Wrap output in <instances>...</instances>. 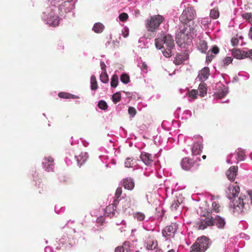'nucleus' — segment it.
Wrapping results in <instances>:
<instances>
[{
	"label": "nucleus",
	"instance_id": "obj_1",
	"mask_svg": "<svg viewBox=\"0 0 252 252\" xmlns=\"http://www.w3.org/2000/svg\"><path fill=\"white\" fill-rule=\"evenodd\" d=\"M157 48L162 50L164 56L166 58L172 56V50L175 47L174 41L173 37L169 34H158L155 40Z\"/></svg>",
	"mask_w": 252,
	"mask_h": 252
},
{
	"label": "nucleus",
	"instance_id": "obj_2",
	"mask_svg": "<svg viewBox=\"0 0 252 252\" xmlns=\"http://www.w3.org/2000/svg\"><path fill=\"white\" fill-rule=\"evenodd\" d=\"M164 21L165 18L161 15L157 14L150 16L145 20V28L150 32H156Z\"/></svg>",
	"mask_w": 252,
	"mask_h": 252
},
{
	"label": "nucleus",
	"instance_id": "obj_3",
	"mask_svg": "<svg viewBox=\"0 0 252 252\" xmlns=\"http://www.w3.org/2000/svg\"><path fill=\"white\" fill-rule=\"evenodd\" d=\"M209 239L205 236L196 240L190 247V252H204L209 247Z\"/></svg>",
	"mask_w": 252,
	"mask_h": 252
},
{
	"label": "nucleus",
	"instance_id": "obj_4",
	"mask_svg": "<svg viewBox=\"0 0 252 252\" xmlns=\"http://www.w3.org/2000/svg\"><path fill=\"white\" fill-rule=\"evenodd\" d=\"M190 28L188 26H184L183 29L176 35L177 43L180 46H185L190 39Z\"/></svg>",
	"mask_w": 252,
	"mask_h": 252
},
{
	"label": "nucleus",
	"instance_id": "obj_5",
	"mask_svg": "<svg viewBox=\"0 0 252 252\" xmlns=\"http://www.w3.org/2000/svg\"><path fill=\"white\" fill-rule=\"evenodd\" d=\"M211 213H212V211H207L197 222L199 229H204L208 226L214 225L213 217L211 216Z\"/></svg>",
	"mask_w": 252,
	"mask_h": 252
},
{
	"label": "nucleus",
	"instance_id": "obj_6",
	"mask_svg": "<svg viewBox=\"0 0 252 252\" xmlns=\"http://www.w3.org/2000/svg\"><path fill=\"white\" fill-rule=\"evenodd\" d=\"M195 11L193 8L188 7L184 10L180 17V20L183 23H187L195 18Z\"/></svg>",
	"mask_w": 252,
	"mask_h": 252
},
{
	"label": "nucleus",
	"instance_id": "obj_7",
	"mask_svg": "<svg viewBox=\"0 0 252 252\" xmlns=\"http://www.w3.org/2000/svg\"><path fill=\"white\" fill-rule=\"evenodd\" d=\"M244 199H246L245 195H241L239 197L235 198L233 201V205L234 211L237 213H241L243 211L244 209L245 203Z\"/></svg>",
	"mask_w": 252,
	"mask_h": 252
},
{
	"label": "nucleus",
	"instance_id": "obj_8",
	"mask_svg": "<svg viewBox=\"0 0 252 252\" xmlns=\"http://www.w3.org/2000/svg\"><path fill=\"white\" fill-rule=\"evenodd\" d=\"M182 168L185 170H189L194 165H199L197 160L189 158H184L181 163Z\"/></svg>",
	"mask_w": 252,
	"mask_h": 252
},
{
	"label": "nucleus",
	"instance_id": "obj_9",
	"mask_svg": "<svg viewBox=\"0 0 252 252\" xmlns=\"http://www.w3.org/2000/svg\"><path fill=\"white\" fill-rule=\"evenodd\" d=\"M177 229V225L176 223L171 224L170 225L167 226L164 228L162 231L163 235L165 237H173Z\"/></svg>",
	"mask_w": 252,
	"mask_h": 252
},
{
	"label": "nucleus",
	"instance_id": "obj_10",
	"mask_svg": "<svg viewBox=\"0 0 252 252\" xmlns=\"http://www.w3.org/2000/svg\"><path fill=\"white\" fill-rule=\"evenodd\" d=\"M59 17L57 15H56L54 12H51L49 14V17L47 18V23L53 27H56L59 24Z\"/></svg>",
	"mask_w": 252,
	"mask_h": 252
},
{
	"label": "nucleus",
	"instance_id": "obj_11",
	"mask_svg": "<svg viewBox=\"0 0 252 252\" xmlns=\"http://www.w3.org/2000/svg\"><path fill=\"white\" fill-rule=\"evenodd\" d=\"M238 172V166H231L226 171V176L228 179L231 181H234Z\"/></svg>",
	"mask_w": 252,
	"mask_h": 252
},
{
	"label": "nucleus",
	"instance_id": "obj_12",
	"mask_svg": "<svg viewBox=\"0 0 252 252\" xmlns=\"http://www.w3.org/2000/svg\"><path fill=\"white\" fill-rule=\"evenodd\" d=\"M43 164L45 169L47 171L50 172L53 171L54 168L53 159L51 157H45L43 161Z\"/></svg>",
	"mask_w": 252,
	"mask_h": 252
},
{
	"label": "nucleus",
	"instance_id": "obj_13",
	"mask_svg": "<svg viewBox=\"0 0 252 252\" xmlns=\"http://www.w3.org/2000/svg\"><path fill=\"white\" fill-rule=\"evenodd\" d=\"M189 58V56L187 53L185 52L178 54L174 60V63L176 65H180L184 62L187 60Z\"/></svg>",
	"mask_w": 252,
	"mask_h": 252
},
{
	"label": "nucleus",
	"instance_id": "obj_14",
	"mask_svg": "<svg viewBox=\"0 0 252 252\" xmlns=\"http://www.w3.org/2000/svg\"><path fill=\"white\" fill-rule=\"evenodd\" d=\"M214 225H216L218 228L223 229L225 225V221L224 218L219 215H217L215 218H213Z\"/></svg>",
	"mask_w": 252,
	"mask_h": 252
},
{
	"label": "nucleus",
	"instance_id": "obj_15",
	"mask_svg": "<svg viewBox=\"0 0 252 252\" xmlns=\"http://www.w3.org/2000/svg\"><path fill=\"white\" fill-rule=\"evenodd\" d=\"M140 158L147 165H150L153 161L152 155L148 153L142 152L140 155Z\"/></svg>",
	"mask_w": 252,
	"mask_h": 252
},
{
	"label": "nucleus",
	"instance_id": "obj_16",
	"mask_svg": "<svg viewBox=\"0 0 252 252\" xmlns=\"http://www.w3.org/2000/svg\"><path fill=\"white\" fill-rule=\"evenodd\" d=\"M117 204H114V202H113V204H110L106 207L105 212L107 216L111 218L115 216V210Z\"/></svg>",
	"mask_w": 252,
	"mask_h": 252
},
{
	"label": "nucleus",
	"instance_id": "obj_17",
	"mask_svg": "<svg viewBox=\"0 0 252 252\" xmlns=\"http://www.w3.org/2000/svg\"><path fill=\"white\" fill-rule=\"evenodd\" d=\"M210 75V70L209 67H205L203 68L199 73L198 78L199 80H206Z\"/></svg>",
	"mask_w": 252,
	"mask_h": 252
},
{
	"label": "nucleus",
	"instance_id": "obj_18",
	"mask_svg": "<svg viewBox=\"0 0 252 252\" xmlns=\"http://www.w3.org/2000/svg\"><path fill=\"white\" fill-rule=\"evenodd\" d=\"M231 54L234 58L237 59H243L246 58V51H242L239 49H232Z\"/></svg>",
	"mask_w": 252,
	"mask_h": 252
},
{
	"label": "nucleus",
	"instance_id": "obj_19",
	"mask_svg": "<svg viewBox=\"0 0 252 252\" xmlns=\"http://www.w3.org/2000/svg\"><path fill=\"white\" fill-rule=\"evenodd\" d=\"M203 145L201 143L195 142L192 148V153L194 155H199L202 150Z\"/></svg>",
	"mask_w": 252,
	"mask_h": 252
},
{
	"label": "nucleus",
	"instance_id": "obj_20",
	"mask_svg": "<svg viewBox=\"0 0 252 252\" xmlns=\"http://www.w3.org/2000/svg\"><path fill=\"white\" fill-rule=\"evenodd\" d=\"M123 185L125 189L131 190L134 187V183L133 179L131 178H127L124 180Z\"/></svg>",
	"mask_w": 252,
	"mask_h": 252
},
{
	"label": "nucleus",
	"instance_id": "obj_21",
	"mask_svg": "<svg viewBox=\"0 0 252 252\" xmlns=\"http://www.w3.org/2000/svg\"><path fill=\"white\" fill-rule=\"evenodd\" d=\"M58 96L60 98H64V99H76L79 98V97L72 94H71L66 93V92H60L58 94Z\"/></svg>",
	"mask_w": 252,
	"mask_h": 252
},
{
	"label": "nucleus",
	"instance_id": "obj_22",
	"mask_svg": "<svg viewBox=\"0 0 252 252\" xmlns=\"http://www.w3.org/2000/svg\"><path fill=\"white\" fill-rule=\"evenodd\" d=\"M198 48L202 53H205L208 49L207 42L203 40H200L198 45Z\"/></svg>",
	"mask_w": 252,
	"mask_h": 252
},
{
	"label": "nucleus",
	"instance_id": "obj_23",
	"mask_svg": "<svg viewBox=\"0 0 252 252\" xmlns=\"http://www.w3.org/2000/svg\"><path fill=\"white\" fill-rule=\"evenodd\" d=\"M158 246V242L156 240H150L147 244L146 248L149 250L155 249Z\"/></svg>",
	"mask_w": 252,
	"mask_h": 252
},
{
	"label": "nucleus",
	"instance_id": "obj_24",
	"mask_svg": "<svg viewBox=\"0 0 252 252\" xmlns=\"http://www.w3.org/2000/svg\"><path fill=\"white\" fill-rule=\"evenodd\" d=\"M122 188L121 187H118L116 191L114 197V204H118L120 200L119 198L121 197L122 193Z\"/></svg>",
	"mask_w": 252,
	"mask_h": 252
},
{
	"label": "nucleus",
	"instance_id": "obj_25",
	"mask_svg": "<svg viewBox=\"0 0 252 252\" xmlns=\"http://www.w3.org/2000/svg\"><path fill=\"white\" fill-rule=\"evenodd\" d=\"M104 26L100 23H95L93 27V30L96 33H101L103 32Z\"/></svg>",
	"mask_w": 252,
	"mask_h": 252
},
{
	"label": "nucleus",
	"instance_id": "obj_26",
	"mask_svg": "<svg viewBox=\"0 0 252 252\" xmlns=\"http://www.w3.org/2000/svg\"><path fill=\"white\" fill-rule=\"evenodd\" d=\"M197 91L201 96H204L207 93V88L205 84H200Z\"/></svg>",
	"mask_w": 252,
	"mask_h": 252
},
{
	"label": "nucleus",
	"instance_id": "obj_27",
	"mask_svg": "<svg viewBox=\"0 0 252 252\" xmlns=\"http://www.w3.org/2000/svg\"><path fill=\"white\" fill-rule=\"evenodd\" d=\"M228 189L232 194V197H235L240 192V188L237 186L229 187Z\"/></svg>",
	"mask_w": 252,
	"mask_h": 252
},
{
	"label": "nucleus",
	"instance_id": "obj_28",
	"mask_svg": "<svg viewBox=\"0 0 252 252\" xmlns=\"http://www.w3.org/2000/svg\"><path fill=\"white\" fill-rule=\"evenodd\" d=\"M119 83V78L117 74H114L111 80V86L113 88L117 87Z\"/></svg>",
	"mask_w": 252,
	"mask_h": 252
},
{
	"label": "nucleus",
	"instance_id": "obj_29",
	"mask_svg": "<svg viewBox=\"0 0 252 252\" xmlns=\"http://www.w3.org/2000/svg\"><path fill=\"white\" fill-rule=\"evenodd\" d=\"M91 89L95 91L97 88V84L96 78L94 75H92L91 78Z\"/></svg>",
	"mask_w": 252,
	"mask_h": 252
},
{
	"label": "nucleus",
	"instance_id": "obj_30",
	"mask_svg": "<svg viewBox=\"0 0 252 252\" xmlns=\"http://www.w3.org/2000/svg\"><path fill=\"white\" fill-rule=\"evenodd\" d=\"M212 209L210 211H214L216 213H219L220 211V206L219 203L217 201H214L213 202L212 205Z\"/></svg>",
	"mask_w": 252,
	"mask_h": 252
},
{
	"label": "nucleus",
	"instance_id": "obj_31",
	"mask_svg": "<svg viewBox=\"0 0 252 252\" xmlns=\"http://www.w3.org/2000/svg\"><path fill=\"white\" fill-rule=\"evenodd\" d=\"M219 15L220 13L218 8H215L211 10L210 13V16L212 18L214 19H217L218 18H219Z\"/></svg>",
	"mask_w": 252,
	"mask_h": 252
},
{
	"label": "nucleus",
	"instance_id": "obj_32",
	"mask_svg": "<svg viewBox=\"0 0 252 252\" xmlns=\"http://www.w3.org/2000/svg\"><path fill=\"white\" fill-rule=\"evenodd\" d=\"M121 99V94L120 92H117L112 95V100L114 103H117Z\"/></svg>",
	"mask_w": 252,
	"mask_h": 252
},
{
	"label": "nucleus",
	"instance_id": "obj_33",
	"mask_svg": "<svg viewBox=\"0 0 252 252\" xmlns=\"http://www.w3.org/2000/svg\"><path fill=\"white\" fill-rule=\"evenodd\" d=\"M237 159L239 161H241L244 159L245 155L244 151L241 149H238L237 152Z\"/></svg>",
	"mask_w": 252,
	"mask_h": 252
},
{
	"label": "nucleus",
	"instance_id": "obj_34",
	"mask_svg": "<svg viewBox=\"0 0 252 252\" xmlns=\"http://www.w3.org/2000/svg\"><path fill=\"white\" fill-rule=\"evenodd\" d=\"M120 80L123 83L127 84L130 81L129 76L128 74L124 73L121 75Z\"/></svg>",
	"mask_w": 252,
	"mask_h": 252
},
{
	"label": "nucleus",
	"instance_id": "obj_35",
	"mask_svg": "<svg viewBox=\"0 0 252 252\" xmlns=\"http://www.w3.org/2000/svg\"><path fill=\"white\" fill-rule=\"evenodd\" d=\"M97 106L100 109L103 110H106L108 109L107 103L103 100H101L98 102Z\"/></svg>",
	"mask_w": 252,
	"mask_h": 252
},
{
	"label": "nucleus",
	"instance_id": "obj_36",
	"mask_svg": "<svg viewBox=\"0 0 252 252\" xmlns=\"http://www.w3.org/2000/svg\"><path fill=\"white\" fill-rule=\"evenodd\" d=\"M77 162L80 165H82L87 160V158L83 157V154L77 156L76 157Z\"/></svg>",
	"mask_w": 252,
	"mask_h": 252
},
{
	"label": "nucleus",
	"instance_id": "obj_37",
	"mask_svg": "<svg viewBox=\"0 0 252 252\" xmlns=\"http://www.w3.org/2000/svg\"><path fill=\"white\" fill-rule=\"evenodd\" d=\"M100 80L104 83L108 82L109 78L106 72H102L100 76Z\"/></svg>",
	"mask_w": 252,
	"mask_h": 252
},
{
	"label": "nucleus",
	"instance_id": "obj_38",
	"mask_svg": "<svg viewBox=\"0 0 252 252\" xmlns=\"http://www.w3.org/2000/svg\"><path fill=\"white\" fill-rule=\"evenodd\" d=\"M242 17L252 25V14L251 13H244L242 15Z\"/></svg>",
	"mask_w": 252,
	"mask_h": 252
},
{
	"label": "nucleus",
	"instance_id": "obj_39",
	"mask_svg": "<svg viewBox=\"0 0 252 252\" xmlns=\"http://www.w3.org/2000/svg\"><path fill=\"white\" fill-rule=\"evenodd\" d=\"M232 61H233V58L232 57H226L222 61L223 66H225L229 65V64H230L232 63Z\"/></svg>",
	"mask_w": 252,
	"mask_h": 252
},
{
	"label": "nucleus",
	"instance_id": "obj_40",
	"mask_svg": "<svg viewBox=\"0 0 252 252\" xmlns=\"http://www.w3.org/2000/svg\"><path fill=\"white\" fill-rule=\"evenodd\" d=\"M134 217L139 221L143 220L145 219V215L141 213L134 214Z\"/></svg>",
	"mask_w": 252,
	"mask_h": 252
},
{
	"label": "nucleus",
	"instance_id": "obj_41",
	"mask_svg": "<svg viewBox=\"0 0 252 252\" xmlns=\"http://www.w3.org/2000/svg\"><path fill=\"white\" fill-rule=\"evenodd\" d=\"M128 17V15L126 13H122L119 16L120 20L122 22L126 21Z\"/></svg>",
	"mask_w": 252,
	"mask_h": 252
},
{
	"label": "nucleus",
	"instance_id": "obj_42",
	"mask_svg": "<svg viewBox=\"0 0 252 252\" xmlns=\"http://www.w3.org/2000/svg\"><path fill=\"white\" fill-rule=\"evenodd\" d=\"M197 94L198 91L197 90H192L189 93V97L194 99L196 98Z\"/></svg>",
	"mask_w": 252,
	"mask_h": 252
},
{
	"label": "nucleus",
	"instance_id": "obj_43",
	"mask_svg": "<svg viewBox=\"0 0 252 252\" xmlns=\"http://www.w3.org/2000/svg\"><path fill=\"white\" fill-rule=\"evenodd\" d=\"M128 113L132 116H135L136 114V110L133 107H129L128 108Z\"/></svg>",
	"mask_w": 252,
	"mask_h": 252
},
{
	"label": "nucleus",
	"instance_id": "obj_44",
	"mask_svg": "<svg viewBox=\"0 0 252 252\" xmlns=\"http://www.w3.org/2000/svg\"><path fill=\"white\" fill-rule=\"evenodd\" d=\"M231 43L233 46H237L239 43V40L237 37H233L231 40Z\"/></svg>",
	"mask_w": 252,
	"mask_h": 252
},
{
	"label": "nucleus",
	"instance_id": "obj_45",
	"mask_svg": "<svg viewBox=\"0 0 252 252\" xmlns=\"http://www.w3.org/2000/svg\"><path fill=\"white\" fill-rule=\"evenodd\" d=\"M210 51L209 50L207 52V55L206 56V62L207 63H210L212 61V59L214 58V56L212 55V54L210 55Z\"/></svg>",
	"mask_w": 252,
	"mask_h": 252
},
{
	"label": "nucleus",
	"instance_id": "obj_46",
	"mask_svg": "<svg viewBox=\"0 0 252 252\" xmlns=\"http://www.w3.org/2000/svg\"><path fill=\"white\" fill-rule=\"evenodd\" d=\"M219 48L217 46H214L212 47L211 51H210V52L211 53H214V54L216 55L219 52Z\"/></svg>",
	"mask_w": 252,
	"mask_h": 252
},
{
	"label": "nucleus",
	"instance_id": "obj_47",
	"mask_svg": "<svg viewBox=\"0 0 252 252\" xmlns=\"http://www.w3.org/2000/svg\"><path fill=\"white\" fill-rule=\"evenodd\" d=\"M141 69L145 72H147L148 70V66L146 63L143 62L140 66Z\"/></svg>",
	"mask_w": 252,
	"mask_h": 252
},
{
	"label": "nucleus",
	"instance_id": "obj_48",
	"mask_svg": "<svg viewBox=\"0 0 252 252\" xmlns=\"http://www.w3.org/2000/svg\"><path fill=\"white\" fill-rule=\"evenodd\" d=\"M130 245V243L129 242L126 241L123 243V246H122L124 247V250H127L129 248Z\"/></svg>",
	"mask_w": 252,
	"mask_h": 252
},
{
	"label": "nucleus",
	"instance_id": "obj_49",
	"mask_svg": "<svg viewBox=\"0 0 252 252\" xmlns=\"http://www.w3.org/2000/svg\"><path fill=\"white\" fill-rule=\"evenodd\" d=\"M245 57L252 60V49L246 52Z\"/></svg>",
	"mask_w": 252,
	"mask_h": 252
},
{
	"label": "nucleus",
	"instance_id": "obj_50",
	"mask_svg": "<svg viewBox=\"0 0 252 252\" xmlns=\"http://www.w3.org/2000/svg\"><path fill=\"white\" fill-rule=\"evenodd\" d=\"M125 250L124 247L118 246L115 248V252H124Z\"/></svg>",
	"mask_w": 252,
	"mask_h": 252
},
{
	"label": "nucleus",
	"instance_id": "obj_51",
	"mask_svg": "<svg viewBox=\"0 0 252 252\" xmlns=\"http://www.w3.org/2000/svg\"><path fill=\"white\" fill-rule=\"evenodd\" d=\"M211 22V20L209 18H204L201 21V23L204 25L208 24Z\"/></svg>",
	"mask_w": 252,
	"mask_h": 252
},
{
	"label": "nucleus",
	"instance_id": "obj_52",
	"mask_svg": "<svg viewBox=\"0 0 252 252\" xmlns=\"http://www.w3.org/2000/svg\"><path fill=\"white\" fill-rule=\"evenodd\" d=\"M180 204V203L179 202L178 200H176L174 201V203H173L171 207L172 208L176 209Z\"/></svg>",
	"mask_w": 252,
	"mask_h": 252
},
{
	"label": "nucleus",
	"instance_id": "obj_53",
	"mask_svg": "<svg viewBox=\"0 0 252 252\" xmlns=\"http://www.w3.org/2000/svg\"><path fill=\"white\" fill-rule=\"evenodd\" d=\"M41 185V187L39 186L38 187V188H39V192L40 193H42L44 192V190L43 189V187H44L45 188H46V186L44 185V184H42L40 185Z\"/></svg>",
	"mask_w": 252,
	"mask_h": 252
},
{
	"label": "nucleus",
	"instance_id": "obj_54",
	"mask_svg": "<svg viewBox=\"0 0 252 252\" xmlns=\"http://www.w3.org/2000/svg\"><path fill=\"white\" fill-rule=\"evenodd\" d=\"M125 165L126 167H129L131 166L130 158H127L125 162Z\"/></svg>",
	"mask_w": 252,
	"mask_h": 252
},
{
	"label": "nucleus",
	"instance_id": "obj_55",
	"mask_svg": "<svg viewBox=\"0 0 252 252\" xmlns=\"http://www.w3.org/2000/svg\"><path fill=\"white\" fill-rule=\"evenodd\" d=\"M218 95L220 98L223 97L226 95V92L222 91L221 92H219Z\"/></svg>",
	"mask_w": 252,
	"mask_h": 252
},
{
	"label": "nucleus",
	"instance_id": "obj_56",
	"mask_svg": "<svg viewBox=\"0 0 252 252\" xmlns=\"http://www.w3.org/2000/svg\"><path fill=\"white\" fill-rule=\"evenodd\" d=\"M100 66H101V68L104 71V72H106V65L104 62H101L100 63Z\"/></svg>",
	"mask_w": 252,
	"mask_h": 252
},
{
	"label": "nucleus",
	"instance_id": "obj_57",
	"mask_svg": "<svg viewBox=\"0 0 252 252\" xmlns=\"http://www.w3.org/2000/svg\"><path fill=\"white\" fill-rule=\"evenodd\" d=\"M248 194H249L251 199V204L252 205V190L248 191Z\"/></svg>",
	"mask_w": 252,
	"mask_h": 252
},
{
	"label": "nucleus",
	"instance_id": "obj_58",
	"mask_svg": "<svg viewBox=\"0 0 252 252\" xmlns=\"http://www.w3.org/2000/svg\"><path fill=\"white\" fill-rule=\"evenodd\" d=\"M249 36L252 39V27L250 28Z\"/></svg>",
	"mask_w": 252,
	"mask_h": 252
},
{
	"label": "nucleus",
	"instance_id": "obj_59",
	"mask_svg": "<svg viewBox=\"0 0 252 252\" xmlns=\"http://www.w3.org/2000/svg\"><path fill=\"white\" fill-rule=\"evenodd\" d=\"M103 219L102 218H99L97 219V220L98 222H103Z\"/></svg>",
	"mask_w": 252,
	"mask_h": 252
},
{
	"label": "nucleus",
	"instance_id": "obj_60",
	"mask_svg": "<svg viewBox=\"0 0 252 252\" xmlns=\"http://www.w3.org/2000/svg\"><path fill=\"white\" fill-rule=\"evenodd\" d=\"M62 42H60V43L58 44V46H60V47H61V48L60 49H61V50H62V49H63V46H62Z\"/></svg>",
	"mask_w": 252,
	"mask_h": 252
},
{
	"label": "nucleus",
	"instance_id": "obj_61",
	"mask_svg": "<svg viewBox=\"0 0 252 252\" xmlns=\"http://www.w3.org/2000/svg\"><path fill=\"white\" fill-rule=\"evenodd\" d=\"M168 252H175L174 250L171 249V250H169V251H168Z\"/></svg>",
	"mask_w": 252,
	"mask_h": 252
},
{
	"label": "nucleus",
	"instance_id": "obj_62",
	"mask_svg": "<svg viewBox=\"0 0 252 252\" xmlns=\"http://www.w3.org/2000/svg\"><path fill=\"white\" fill-rule=\"evenodd\" d=\"M206 158V156L205 155H203L202 156V158L204 159H205Z\"/></svg>",
	"mask_w": 252,
	"mask_h": 252
},
{
	"label": "nucleus",
	"instance_id": "obj_63",
	"mask_svg": "<svg viewBox=\"0 0 252 252\" xmlns=\"http://www.w3.org/2000/svg\"><path fill=\"white\" fill-rule=\"evenodd\" d=\"M198 138L199 139H202V137L198 136Z\"/></svg>",
	"mask_w": 252,
	"mask_h": 252
},
{
	"label": "nucleus",
	"instance_id": "obj_64",
	"mask_svg": "<svg viewBox=\"0 0 252 252\" xmlns=\"http://www.w3.org/2000/svg\"><path fill=\"white\" fill-rule=\"evenodd\" d=\"M228 196L229 198H231V196L230 195H228Z\"/></svg>",
	"mask_w": 252,
	"mask_h": 252
}]
</instances>
